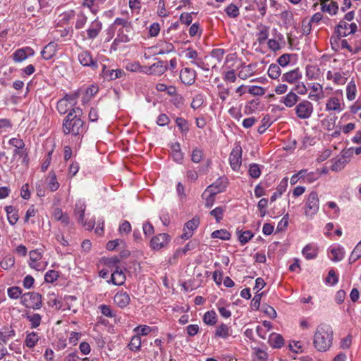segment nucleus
Here are the masks:
<instances>
[{
    "label": "nucleus",
    "instance_id": "17",
    "mask_svg": "<svg viewBox=\"0 0 361 361\" xmlns=\"http://www.w3.org/2000/svg\"><path fill=\"white\" fill-rule=\"evenodd\" d=\"M168 69L167 66L164 64V61H159L153 63L152 66H148V71L152 75H161L166 72Z\"/></svg>",
    "mask_w": 361,
    "mask_h": 361
},
{
    "label": "nucleus",
    "instance_id": "21",
    "mask_svg": "<svg viewBox=\"0 0 361 361\" xmlns=\"http://www.w3.org/2000/svg\"><path fill=\"white\" fill-rule=\"evenodd\" d=\"M5 210L10 224L15 225L19 219L18 210L13 206H6Z\"/></svg>",
    "mask_w": 361,
    "mask_h": 361
},
{
    "label": "nucleus",
    "instance_id": "34",
    "mask_svg": "<svg viewBox=\"0 0 361 361\" xmlns=\"http://www.w3.org/2000/svg\"><path fill=\"white\" fill-rule=\"evenodd\" d=\"M283 180H284V184L282 185V182L281 183V184L279 185V187L277 188V191L274 192L272 195L270 197V201L271 202H274L279 197H280L283 192L286 190V185H287V178H284Z\"/></svg>",
    "mask_w": 361,
    "mask_h": 361
},
{
    "label": "nucleus",
    "instance_id": "26",
    "mask_svg": "<svg viewBox=\"0 0 361 361\" xmlns=\"http://www.w3.org/2000/svg\"><path fill=\"white\" fill-rule=\"evenodd\" d=\"M300 77V73L298 68L292 70L288 73H286L282 76V80L286 81L290 83L295 82Z\"/></svg>",
    "mask_w": 361,
    "mask_h": 361
},
{
    "label": "nucleus",
    "instance_id": "1",
    "mask_svg": "<svg viewBox=\"0 0 361 361\" xmlns=\"http://www.w3.org/2000/svg\"><path fill=\"white\" fill-rule=\"evenodd\" d=\"M82 110L80 108L72 109L63 122L64 134H72L74 136L82 134L85 130L84 122L80 118Z\"/></svg>",
    "mask_w": 361,
    "mask_h": 361
},
{
    "label": "nucleus",
    "instance_id": "32",
    "mask_svg": "<svg viewBox=\"0 0 361 361\" xmlns=\"http://www.w3.org/2000/svg\"><path fill=\"white\" fill-rule=\"evenodd\" d=\"M39 340V336L35 332H31L26 336L25 343L27 347L33 348Z\"/></svg>",
    "mask_w": 361,
    "mask_h": 361
},
{
    "label": "nucleus",
    "instance_id": "24",
    "mask_svg": "<svg viewBox=\"0 0 361 361\" xmlns=\"http://www.w3.org/2000/svg\"><path fill=\"white\" fill-rule=\"evenodd\" d=\"M15 336V331L11 326H4L0 330V339L4 343Z\"/></svg>",
    "mask_w": 361,
    "mask_h": 361
},
{
    "label": "nucleus",
    "instance_id": "37",
    "mask_svg": "<svg viewBox=\"0 0 361 361\" xmlns=\"http://www.w3.org/2000/svg\"><path fill=\"white\" fill-rule=\"evenodd\" d=\"M348 161L344 158H339L334 163L330 164L331 169L334 171H340L344 168Z\"/></svg>",
    "mask_w": 361,
    "mask_h": 361
},
{
    "label": "nucleus",
    "instance_id": "7",
    "mask_svg": "<svg viewBox=\"0 0 361 361\" xmlns=\"http://www.w3.org/2000/svg\"><path fill=\"white\" fill-rule=\"evenodd\" d=\"M228 185V179L226 176L219 177L215 182L209 185L202 194V197L207 192H216V195L225 191Z\"/></svg>",
    "mask_w": 361,
    "mask_h": 361
},
{
    "label": "nucleus",
    "instance_id": "11",
    "mask_svg": "<svg viewBox=\"0 0 361 361\" xmlns=\"http://www.w3.org/2000/svg\"><path fill=\"white\" fill-rule=\"evenodd\" d=\"M357 25L355 23L348 24L345 20L340 21L337 26V32L342 37L348 36L350 34L355 32Z\"/></svg>",
    "mask_w": 361,
    "mask_h": 361
},
{
    "label": "nucleus",
    "instance_id": "10",
    "mask_svg": "<svg viewBox=\"0 0 361 361\" xmlns=\"http://www.w3.org/2000/svg\"><path fill=\"white\" fill-rule=\"evenodd\" d=\"M78 60L80 63L83 66H88L95 70L98 68L96 61L92 56L89 51L83 50L78 54Z\"/></svg>",
    "mask_w": 361,
    "mask_h": 361
},
{
    "label": "nucleus",
    "instance_id": "40",
    "mask_svg": "<svg viewBox=\"0 0 361 361\" xmlns=\"http://www.w3.org/2000/svg\"><path fill=\"white\" fill-rule=\"evenodd\" d=\"M331 253L332 255L331 259L334 262L341 261L344 257V251L343 248L341 247L331 249Z\"/></svg>",
    "mask_w": 361,
    "mask_h": 361
},
{
    "label": "nucleus",
    "instance_id": "46",
    "mask_svg": "<svg viewBox=\"0 0 361 361\" xmlns=\"http://www.w3.org/2000/svg\"><path fill=\"white\" fill-rule=\"evenodd\" d=\"M49 181L48 183V188L51 191H56L59 187V183L56 180V177L54 173L50 172L49 173Z\"/></svg>",
    "mask_w": 361,
    "mask_h": 361
},
{
    "label": "nucleus",
    "instance_id": "54",
    "mask_svg": "<svg viewBox=\"0 0 361 361\" xmlns=\"http://www.w3.org/2000/svg\"><path fill=\"white\" fill-rule=\"evenodd\" d=\"M203 157V152L199 148H195L192 150L191 154V160L194 163H199Z\"/></svg>",
    "mask_w": 361,
    "mask_h": 361
},
{
    "label": "nucleus",
    "instance_id": "47",
    "mask_svg": "<svg viewBox=\"0 0 361 361\" xmlns=\"http://www.w3.org/2000/svg\"><path fill=\"white\" fill-rule=\"evenodd\" d=\"M326 108L329 110H341L339 99L336 97L331 98L326 103Z\"/></svg>",
    "mask_w": 361,
    "mask_h": 361
},
{
    "label": "nucleus",
    "instance_id": "14",
    "mask_svg": "<svg viewBox=\"0 0 361 361\" xmlns=\"http://www.w3.org/2000/svg\"><path fill=\"white\" fill-rule=\"evenodd\" d=\"M126 281V275L123 272V271L119 268V267H116V269L113 271L111 274V277L108 283H112L116 286H121L125 283Z\"/></svg>",
    "mask_w": 361,
    "mask_h": 361
},
{
    "label": "nucleus",
    "instance_id": "2",
    "mask_svg": "<svg viewBox=\"0 0 361 361\" xmlns=\"http://www.w3.org/2000/svg\"><path fill=\"white\" fill-rule=\"evenodd\" d=\"M333 331L330 326L321 325L317 330V350L325 352L331 346Z\"/></svg>",
    "mask_w": 361,
    "mask_h": 361
},
{
    "label": "nucleus",
    "instance_id": "18",
    "mask_svg": "<svg viewBox=\"0 0 361 361\" xmlns=\"http://www.w3.org/2000/svg\"><path fill=\"white\" fill-rule=\"evenodd\" d=\"M56 44L50 42L41 51L42 56L45 60L51 59L56 52Z\"/></svg>",
    "mask_w": 361,
    "mask_h": 361
},
{
    "label": "nucleus",
    "instance_id": "31",
    "mask_svg": "<svg viewBox=\"0 0 361 361\" xmlns=\"http://www.w3.org/2000/svg\"><path fill=\"white\" fill-rule=\"evenodd\" d=\"M211 237L212 238H219L224 240H230L231 234L226 229H220L214 231L212 233Z\"/></svg>",
    "mask_w": 361,
    "mask_h": 361
},
{
    "label": "nucleus",
    "instance_id": "58",
    "mask_svg": "<svg viewBox=\"0 0 361 361\" xmlns=\"http://www.w3.org/2000/svg\"><path fill=\"white\" fill-rule=\"evenodd\" d=\"M57 110L61 114H65L68 112L69 109L68 104L66 103V100L60 99L57 102L56 106Z\"/></svg>",
    "mask_w": 361,
    "mask_h": 361
},
{
    "label": "nucleus",
    "instance_id": "27",
    "mask_svg": "<svg viewBox=\"0 0 361 361\" xmlns=\"http://www.w3.org/2000/svg\"><path fill=\"white\" fill-rule=\"evenodd\" d=\"M283 38V37L281 33L276 34L275 39H270L268 40V47L273 51H279L281 49L279 41H281Z\"/></svg>",
    "mask_w": 361,
    "mask_h": 361
},
{
    "label": "nucleus",
    "instance_id": "5",
    "mask_svg": "<svg viewBox=\"0 0 361 361\" xmlns=\"http://www.w3.org/2000/svg\"><path fill=\"white\" fill-rule=\"evenodd\" d=\"M305 215L308 219H313L316 214V192H312L304 207Z\"/></svg>",
    "mask_w": 361,
    "mask_h": 361
},
{
    "label": "nucleus",
    "instance_id": "61",
    "mask_svg": "<svg viewBox=\"0 0 361 361\" xmlns=\"http://www.w3.org/2000/svg\"><path fill=\"white\" fill-rule=\"evenodd\" d=\"M176 125L178 126V127L179 128V129L182 132H188V131L189 128H188V122L185 119L180 118V117H178L176 119Z\"/></svg>",
    "mask_w": 361,
    "mask_h": 361
},
{
    "label": "nucleus",
    "instance_id": "8",
    "mask_svg": "<svg viewBox=\"0 0 361 361\" xmlns=\"http://www.w3.org/2000/svg\"><path fill=\"white\" fill-rule=\"evenodd\" d=\"M313 111V105L309 101H303L297 105L295 112L297 116L302 119L309 118Z\"/></svg>",
    "mask_w": 361,
    "mask_h": 361
},
{
    "label": "nucleus",
    "instance_id": "6",
    "mask_svg": "<svg viewBox=\"0 0 361 361\" xmlns=\"http://www.w3.org/2000/svg\"><path fill=\"white\" fill-rule=\"evenodd\" d=\"M229 162L233 170H239L242 164V148L240 145H236L233 149L229 155Z\"/></svg>",
    "mask_w": 361,
    "mask_h": 361
},
{
    "label": "nucleus",
    "instance_id": "64",
    "mask_svg": "<svg viewBox=\"0 0 361 361\" xmlns=\"http://www.w3.org/2000/svg\"><path fill=\"white\" fill-rule=\"evenodd\" d=\"M361 257V240L360 243L356 245V247L354 248L353 251L352 252L350 259H353V261L357 260Z\"/></svg>",
    "mask_w": 361,
    "mask_h": 361
},
{
    "label": "nucleus",
    "instance_id": "62",
    "mask_svg": "<svg viewBox=\"0 0 361 361\" xmlns=\"http://www.w3.org/2000/svg\"><path fill=\"white\" fill-rule=\"evenodd\" d=\"M27 319L31 322L32 328H37L39 326L41 322V316L39 314H33L31 316H28Z\"/></svg>",
    "mask_w": 361,
    "mask_h": 361
},
{
    "label": "nucleus",
    "instance_id": "41",
    "mask_svg": "<svg viewBox=\"0 0 361 361\" xmlns=\"http://www.w3.org/2000/svg\"><path fill=\"white\" fill-rule=\"evenodd\" d=\"M130 41V38L128 37V35L124 33L123 28H120L118 30L117 37L114 39V44L120 43V42L126 43V42H129Z\"/></svg>",
    "mask_w": 361,
    "mask_h": 361
},
{
    "label": "nucleus",
    "instance_id": "30",
    "mask_svg": "<svg viewBox=\"0 0 361 361\" xmlns=\"http://www.w3.org/2000/svg\"><path fill=\"white\" fill-rule=\"evenodd\" d=\"M302 253L307 259H312L316 257V248L313 245L308 244L302 249Z\"/></svg>",
    "mask_w": 361,
    "mask_h": 361
},
{
    "label": "nucleus",
    "instance_id": "43",
    "mask_svg": "<svg viewBox=\"0 0 361 361\" xmlns=\"http://www.w3.org/2000/svg\"><path fill=\"white\" fill-rule=\"evenodd\" d=\"M199 224V219L192 218L185 224L183 230H188V231H192L193 233V231L198 227Z\"/></svg>",
    "mask_w": 361,
    "mask_h": 361
},
{
    "label": "nucleus",
    "instance_id": "59",
    "mask_svg": "<svg viewBox=\"0 0 361 361\" xmlns=\"http://www.w3.org/2000/svg\"><path fill=\"white\" fill-rule=\"evenodd\" d=\"M248 92L255 96H261L265 93V90L262 87L253 85L250 87Z\"/></svg>",
    "mask_w": 361,
    "mask_h": 361
},
{
    "label": "nucleus",
    "instance_id": "56",
    "mask_svg": "<svg viewBox=\"0 0 361 361\" xmlns=\"http://www.w3.org/2000/svg\"><path fill=\"white\" fill-rule=\"evenodd\" d=\"M99 308L103 315L109 318L116 317V314L113 312L109 305H101Z\"/></svg>",
    "mask_w": 361,
    "mask_h": 361
},
{
    "label": "nucleus",
    "instance_id": "39",
    "mask_svg": "<svg viewBox=\"0 0 361 361\" xmlns=\"http://www.w3.org/2000/svg\"><path fill=\"white\" fill-rule=\"evenodd\" d=\"M268 75L271 78L276 79L281 75V68L277 64H271L268 69Z\"/></svg>",
    "mask_w": 361,
    "mask_h": 361
},
{
    "label": "nucleus",
    "instance_id": "36",
    "mask_svg": "<svg viewBox=\"0 0 361 361\" xmlns=\"http://www.w3.org/2000/svg\"><path fill=\"white\" fill-rule=\"evenodd\" d=\"M27 58V53L26 52V49H17L13 54V59L16 62H21L25 60Z\"/></svg>",
    "mask_w": 361,
    "mask_h": 361
},
{
    "label": "nucleus",
    "instance_id": "42",
    "mask_svg": "<svg viewBox=\"0 0 361 361\" xmlns=\"http://www.w3.org/2000/svg\"><path fill=\"white\" fill-rule=\"evenodd\" d=\"M347 97L349 100H353L356 96V85L354 81H350L346 89Z\"/></svg>",
    "mask_w": 361,
    "mask_h": 361
},
{
    "label": "nucleus",
    "instance_id": "29",
    "mask_svg": "<svg viewBox=\"0 0 361 361\" xmlns=\"http://www.w3.org/2000/svg\"><path fill=\"white\" fill-rule=\"evenodd\" d=\"M217 321V315L214 310L207 311L205 312L203 322L209 326H213L216 323Z\"/></svg>",
    "mask_w": 361,
    "mask_h": 361
},
{
    "label": "nucleus",
    "instance_id": "52",
    "mask_svg": "<svg viewBox=\"0 0 361 361\" xmlns=\"http://www.w3.org/2000/svg\"><path fill=\"white\" fill-rule=\"evenodd\" d=\"M204 100L203 94H199L196 95L191 102V107L194 109H198L202 105Z\"/></svg>",
    "mask_w": 361,
    "mask_h": 361
},
{
    "label": "nucleus",
    "instance_id": "15",
    "mask_svg": "<svg viewBox=\"0 0 361 361\" xmlns=\"http://www.w3.org/2000/svg\"><path fill=\"white\" fill-rule=\"evenodd\" d=\"M102 74L104 78L106 80H113L123 77L125 72L122 69L106 70V66L103 65Z\"/></svg>",
    "mask_w": 361,
    "mask_h": 361
},
{
    "label": "nucleus",
    "instance_id": "44",
    "mask_svg": "<svg viewBox=\"0 0 361 361\" xmlns=\"http://www.w3.org/2000/svg\"><path fill=\"white\" fill-rule=\"evenodd\" d=\"M112 25H121L123 27L122 28L126 29V32H129L130 29L132 27L130 22L121 18H116Z\"/></svg>",
    "mask_w": 361,
    "mask_h": 361
},
{
    "label": "nucleus",
    "instance_id": "38",
    "mask_svg": "<svg viewBox=\"0 0 361 361\" xmlns=\"http://www.w3.org/2000/svg\"><path fill=\"white\" fill-rule=\"evenodd\" d=\"M225 12L230 18H236L239 16V8L234 4H230L226 8Z\"/></svg>",
    "mask_w": 361,
    "mask_h": 361
},
{
    "label": "nucleus",
    "instance_id": "9",
    "mask_svg": "<svg viewBox=\"0 0 361 361\" xmlns=\"http://www.w3.org/2000/svg\"><path fill=\"white\" fill-rule=\"evenodd\" d=\"M85 209L86 205L85 202L79 200L75 204V215L78 216L79 223H80L83 226L86 227L87 229L90 230L93 228L94 224H92L91 223L87 224L86 221H84Z\"/></svg>",
    "mask_w": 361,
    "mask_h": 361
},
{
    "label": "nucleus",
    "instance_id": "3",
    "mask_svg": "<svg viewBox=\"0 0 361 361\" xmlns=\"http://www.w3.org/2000/svg\"><path fill=\"white\" fill-rule=\"evenodd\" d=\"M21 303L27 308L33 310L40 309L42 303V295L38 293L28 292L22 295Z\"/></svg>",
    "mask_w": 361,
    "mask_h": 361
},
{
    "label": "nucleus",
    "instance_id": "33",
    "mask_svg": "<svg viewBox=\"0 0 361 361\" xmlns=\"http://www.w3.org/2000/svg\"><path fill=\"white\" fill-rule=\"evenodd\" d=\"M129 349L132 351H137L141 347V338L139 335H135L132 337L128 345Z\"/></svg>",
    "mask_w": 361,
    "mask_h": 361
},
{
    "label": "nucleus",
    "instance_id": "23",
    "mask_svg": "<svg viewBox=\"0 0 361 361\" xmlns=\"http://www.w3.org/2000/svg\"><path fill=\"white\" fill-rule=\"evenodd\" d=\"M316 21V13L314 14L310 18H305L302 22V34L307 35L310 33L312 25Z\"/></svg>",
    "mask_w": 361,
    "mask_h": 361
},
{
    "label": "nucleus",
    "instance_id": "63",
    "mask_svg": "<svg viewBox=\"0 0 361 361\" xmlns=\"http://www.w3.org/2000/svg\"><path fill=\"white\" fill-rule=\"evenodd\" d=\"M291 56L290 54H284L279 56L277 59L279 65L282 67L286 66L290 62Z\"/></svg>",
    "mask_w": 361,
    "mask_h": 361
},
{
    "label": "nucleus",
    "instance_id": "49",
    "mask_svg": "<svg viewBox=\"0 0 361 361\" xmlns=\"http://www.w3.org/2000/svg\"><path fill=\"white\" fill-rule=\"evenodd\" d=\"M249 174L253 178H257L261 175V169L259 164H252L250 165Z\"/></svg>",
    "mask_w": 361,
    "mask_h": 361
},
{
    "label": "nucleus",
    "instance_id": "12",
    "mask_svg": "<svg viewBox=\"0 0 361 361\" xmlns=\"http://www.w3.org/2000/svg\"><path fill=\"white\" fill-rule=\"evenodd\" d=\"M195 78L196 72L190 68H184L180 71V79L185 85H192L195 82Z\"/></svg>",
    "mask_w": 361,
    "mask_h": 361
},
{
    "label": "nucleus",
    "instance_id": "57",
    "mask_svg": "<svg viewBox=\"0 0 361 361\" xmlns=\"http://www.w3.org/2000/svg\"><path fill=\"white\" fill-rule=\"evenodd\" d=\"M262 312L271 319L276 318L277 315L276 310L268 305H264L262 306Z\"/></svg>",
    "mask_w": 361,
    "mask_h": 361
},
{
    "label": "nucleus",
    "instance_id": "20",
    "mask_svg": "<svg viewBox=\"0 0 361 361\" xmlns=\"http://www.w3.org/2000/svg\"><path fill=\"white\" fill-rule=\"evenodd\" d=\"M322 10L324 12H328L329 14H336L338 11V5L336 2L331 0H320Z\"/></svg>",
    "mask_w": 361,
    "mask_h": 361
},
{
    "label": "nucleus",
    "instance_id": "55",
    "mask_svg": "<svg viewBox=\"0 0 361 361\" xmlns=\"http://www.w3.org/2000/svg\"><path fill=\"white\" fill-rule=\"evenodd\" d=\"M87 16L85 14H83L82 13H80L78 15V18H77V20L75 23V27L77 30L81 29L82 27H84V25L87 23Z\"/></svg>",
    "mask_w": 361,
    "mask_h": 361
},
{
    "label": "nucleus",
    "instance_id": "48",
    "mask_svg": "<svg viewBox=\"0 0 361 361\" xmlns=\"http://www.w3.org/2000/svg\"><path fill=\"white\" fill-rule=\"evenodd\" d=\"M259 104V99H252L245 106V114H250L254 112L256 109H257L258 105Z\"/></svg>",
    "mask_w": 361,
    "mask_h": 361
},
{
    "label": "nucleus",
    "instance_id": "4",
    "mask_svg": "<svg viewBox=\"0 0 361 361\" xmlns=\"http://www.w3.org/2000/svg\"><path fill=\"white\" fill-rule=\"evenodd\" d=\"M170 239L171 238L167 233H159L151 239L150 247L154 250H159L169 244Z\"/></svg>",
    "mask_w": 361,
    "mask_h": 361
},
{
    "label": "nucleus",
    "instance_id": "28",
    "mask_svg": "<svg viewBox=\"0 0 361 361\" xmlns=\"http://www.w3.org/2000/svg\"><path fill=\"white\" fill-rule=\"evenodd\" d=\"M236 233L241 245H245L254 236L253 233L250 230L245 231L237 230Z\"/></svg>",
    "mask_w": 361,
    "mask_h": 361
},
{
    "label": "nucleus",
    "instance_id": "22",
    "mask_svg": "<svg viewBox=\"0 0 361 361\" xmlns=\"http://www.w3.org/2000/svg\"><path fill=\"white\" fill-rule=\"evenodd\" d=\"M259 32L257 33V41L261 44L264 43L269 36V27L260 23L257 25Z\"/></svg>",
    "mask_w": 361,
    "mask_h": 361
},
{
    "label": "nucleus",
    "instance_id": "25",
    "mask_svg": "<svg viewBox=\"0 0 361 361\" xmlns=\"http://www.w3.org/2000/svg\"><path fill=\"white\" fill-rule=\"evenodd\" d=\"M269 342L272 347L280 348L283 346L284 340L281 335L273 333L269 336Z\"/></svg>",
    "mask_w": 361,
    "mask_h": 361
},
{
    "label": "nucleus",
    "instance_id": "16",
    "mask_svg": "<svg viewBox=\"0 0 361 361\" xmlns=\"http://www.w3.org/2000/svg\"><path fill=\"white\" fill-rule=\"evenodd\" d=\"M231 333L232 330L231 326L226 324L221 323V324L216 326L214 336L215 337L226 339L231 335Z\"/></svg>",
    "mask_w": 361,
    "mask_h": 361
},
{
    "label": "nucleus",
    "instance_id": "45",
    "mask_svg": "<svg viewBox=\"0 0 361 361\" xmlns=\"http://www.w3.org/2000/svg\"><path fill=\"white\" fill-rule=\"evenodd\" d=\"M8 295L12 299H18L20 296H22V289L18 286H13L8 288Z\"/></svg>",
    "mask_w": 361,
    "mask_h": 361
},
{
    "label": "nucleus",
    "instance_id": "35",
    "mask_svg": "<svg viewBox=\"0 0 361 361\" xmlns=\"http://www.w3.org/2000/svg\"><path fill=\"white\" fill-rule=\"evenodd\" d=\"M298 99V95L293 92H290L285 97L283 103L286 106L291 107L297 102Z\"/></svg>",
    "mask_w": 361,
    "mask_h": 361
},
{
    "label": "nucleus",
    "instance_id": "13",
    "mask_svg": "<svg viewBox=\"0 0 361 361\" xmlns=\"http://www.w3.org/2000/svg\"><path fill=\"white\" fill-rule=\"evenodd\" d=\"M114 302L118 307L123 309L129 305L130 298L127 292L119 291L114 295Z\"/></svg>",
    "mask_w": 361,
    "mask_h": 361
},
{
    "label": "nucleus",
    "instance_id": "51",
    "mask_svg": "<svg viewBox=\"0 0 361 361\" xmlns=\"http://www.w3.org/2000/svg\"><path fill=\"white\" fill-rule=\"evenodd\" d=\"M59 277L58 271L55 270H49L44 275V280L47 283H53L57 280Z\"/></svg>",
    "mask_w": 361,
    "mask_h": 361
},
{
    "label": "nucleus",
    "instance_id": "50",
    "mask_svg": "<svg viewBox=\"0 0 361 361\" xmlns=\"http://www.w3.org/2000/svg\"><path fill=\"white\" fill-rule=\"evenodd\" d=\"M225 211V209L222 207H217L213 210L210 212V214L214 216L216 221V222H220V221L223 219V214Z\"/></svg>",
    "mask_w": 361,
    "mask_h": 361
},
{
    "label": "nucleus",
    "instance_id": "60",
    "mask_svg": "<svg viewBox=\"0 0 361 361\" xmlns=\"http://www.w3.org/2000/svg\"><path fill=\"white\" fill-rule=\"evenodd\" d=\"M121 261V259L117 257V256H114V257H108L106 259H104V264L108 266L109 267H118V264Z\"/></svg>",
    "mask_w": 361,
    "mask_h": 361
},
{
    "label": "nucleus",
    "instance_id": "53",
    "mask_svg": "<svg viewBox=\"0 0 361 361\" xmlns=\"http://www.w3.org/2000/svg\"><path fill=\"white\" fill-rule=\"evenodd\" d=\"M252 75V70L251 68V65L245 66L242 68V70L238 73V77L243 80H245L248 77Z\"/></svg>",
    "mask_w": 361,
    "mask_h": 361
},
{
    "label": "nucleus",
    "instance_id": "19",
    "mask_svg": "<svg viewBox=\"0 0 361 361\" xmlns=\"http://www.w3.org/2000/svg\"><path fill=\"white\" fill-rule=\"evenodd\" d=\"M102 27V24L100 21L95 20L91 24V26L87 29V34L89 39L96 38Z\"/></svg>",
    "mask_w": 361,
    "mask_h": 361
}]
</instances>
